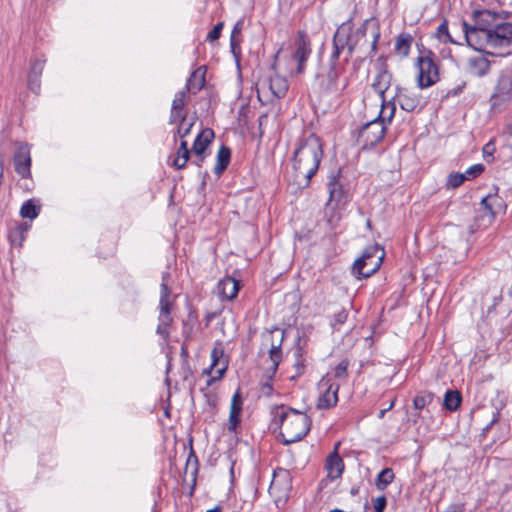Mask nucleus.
<instances>
[{
	"instance_id": "22",
	"label": "nucleus",
	"mask_w": 512,
	"mask_h": 512,
	"mask_svg": "<svg viewBox=\"0 0 512 512\" xmlns=\"http://www.w3.org/2000/svg\"><path fill=\"white\" fill-rule=\"evenodd\" d=\"M174 306V298L171 297V290H162L159 301L158 319H173L171 312Z\"/></svg>"
},
{
	"instance_id": "41",
	"label": "nucleus",
	"mask_w": 512,
	"mask_h": 512,
	"mask_svg": "<svg viewBox=\"0 0 512 512\" xmlns=\"http://www.w3.org/2000/svg\"><path fill=\"white\" fill-rule=\"evenodd\" d=\"M211 365L212 367H217L219 365H222L223 360H228L225 358L224 350L219 347H214L211 351Z\"/></svg>"
},
{
	"instance_id": "60",
	"label": "nucleus",
	"mask_w": 512,
	"mask_h": 512,
	"mask_svg": "<svg viewBox=\"0 0 512 512\" xmlns=\"http://www.w3.org/2000/svg\"><path fill=\"white\" fill-rule=\"evenodd\" d=\"M243 25H244L243 19H240L235 23V25L232 29V32H231L230 39H237V36L240 35V33L243 29Z\"/></svg>"
},
{
	"instance_id": "30",
	"label": "nucleus",
	"mask_w": 512,
	"mask_h": 512,
	"mask_svg": "<svg viewBox=\"0 0 512 512\" xmlns=\"http://www.w3.org/2000/svg\"><path fill=\"white\" fill-rule=\"evenodd\" d=\"M29 227L30 226L27 223H20L14 228L10 229L8 233V239L10 243L12 245L21 246L25 240V233L28 231Z\"/></svg>"
},
{
	"instance_id": "9",
	"label": "nucleus",
	"mask_w": 512,
	"mask_h": 512,
	"mask_svg": "<svg viewBox=\"0 0 512 512\" xmlns=\"http://www.w3.org/2000/svg\"><path fill=\"white\" fill-rule=\"evenodd\" d=\"M13 165L15 172L22 178H31V146L27 142L14 141Z\"/></svg>"
},
{
	"instance_id": "25",
	"label": "nucleus",
	"mask_w": 512,
	"mask_h": 512,
	"mask_svg": "<svg viewBox=\"0 0 512 512\" xmlns=\"http://www.w3.org/2000/svg\"><path fill=\"white\" fill-rule=\"evenodd\" d=\"M191 464L193 465V470L191 472L192 486H191V490H190V495H192L193 492H194V489H195V486H196V481H197V475H198V471H199V460H198V457H197V455L195 454V452L193 450L192 439H190V452H189V455H188V458H187V461H186L184 474H187L188 467Z\"/></svg>"
},
{
	"instance_id": "15",
	"label": "nucleus",
	"mask_w": 512,
	"mask_h": 512,
	"mask_svg": "<svg viewBox=\"0 0 512 512\" xmlns=\"http://www.w3.org/2000/svg\"><path fill=\"white\" fill-rule=\"evenodd\" d=\"M398 102L401 109L407 112H413L416 109H422L425 105V102L422 101V97L420 94H417L407 88H399L397 87L396 94L393 97V101H389L388 103Z\"/></svg>"
},
{
	"instance_id": "13",
	"label": "nucleus",
	"mask_w": 512,
	"mask_h": 512,
	"mask_svg": "<svg viewBox=\"0 0 512 512\" xmlns=\"http://www.w3.org/2000/svg\"><path fill=\"white\" fill-rule=\"evenodd\" d=\"M505 203L501 197L495 194H488L482 197V226H489L493 223L495 216L502 212Z\"/></svg>"
},
{
	"instance_id": "27",
	"label": "nucleus",
	"mask_w": 512,
	"mask_h": 512,
	"mask_svg": "<svg viewBox=\"0 0 512 512\" xmlns=\"http://www.w3.org/2000/svg\"><path fill=\"white\" fill-rule=\"evenodd\" d=\"M346 49L342 45V43L338 40V38L333 35L332 39V52L329 57L327 66H333L335 68H345L344 64L340 63V55L342 52H344Z\"/></svg>"
},
{
	"instance_id": "8",
	"label": "nucleus",
	"mask_w": 512,
	"mask_h": 512,
	"mask_svg": "<svg viewBox=\"0 0 512 512\" xmlns=\"http://www.w3.org/2000/svg\"><path fill=\"white\" fill-rule=\"evenodd\" d=\"M416 66L418 68L417 83L420 89L428 88L439 81L437 57L430 49L419 50Z\"/></svg>"
},
{
	"instance_id": "43",
	"label": "nucleus",
	"mask_w": 512,
	"mask_h": 512,
	"mask_svg": "<svg viewBox=\"0 0 512 512\" xmlns=\"http://www.w3.org/2000/svg\"><path fill=\"white\" fill-rule=\"evenodd\" d=\"M241 422V413L231 412L229 413L228 427L229 432H235Z\"/></svg>"
},
{
	"instance_id": "42",
	"label": "nucleus",
	"mask_w": 512,
	"mask_h": 512,
	"mask_svg": "<svg viewBox=\"0 0 512 512\" xmlns=\"http://www.w3.org/2000/svg\"><path fill=\"white\" fill-rule=\"evenodd\" d=\"M243 399L240 390L238 389L232 396L230 411L231 412H242Z\"/></svg>"
},
{
	"instance_id": "5",
	"label": "nucleus",
	"mask_w": 512,
	"mask_h": 512,
	"mask_svg": "<svg viewBox=\"0 0 512 512\" xmlns=\"http://www.w3.org/2000/svg\"><path fill=\"white\" fill-rule=\"evenodd\" d=\"M396 111L394 103L382 104V109L377 118L364 124L358 134L357 142L362 149H371L375 147L384 137L386 127L385 119L392 120Z\"/></svg>"
},
{
	"instance_id": "52",
	"label": "nucleus",
	"mask_w": 512,
	"mask_h": 512,
	"mask_svg": "<svg viewBox=\"0 0 512 512\" xmlns=\"http://www.w3.org/2000/svg\"><path fill=\"white\" fill-rule=\"evenodd\" d=\"M239 291L240 290H231L230 293H226V290H217V297L222 301H231L237 298Z\"/></svg>"
},
{
	"instance_id": "57",
	"label": "nucleus",
	"mask_w": 512,
	"mask_h": 512,
	"mask_svg": "<svg viewBox=\"0 0 512 512\" xmlns=\"http://www.w3.org/2000/svg\"><path fill=\"white\" fill-rule=\"evenodd\" d=\"M196 75H190L189 78L186 81V84L183 88V90L179 91L178 93H183L184 98H186L188 93L194 94V88H193V78H195Z\"/></svg>"
},
{
	"instance_id": "63",
	"label": "nucleus",
	"mask_w": 512,
	"mask_h": 512,
	"mask_svg": "<svg viewBox=\"0 0 512 512\" xmlns=\"http://www.w3.org/2000/svg\"><path fill=\"white\" fill-rule=\"evenodd\" d=\"M286 300L293 301L294 304H297L301 301V296L299 294V290H293L285 295Z\"/></svg>"
},
{
	"instance_id": "54",
	"label": "nucleus",
	"mask_w": 512,
	"mask_h": 512,
	"mask_svg": "<svg viewBox=\"0 0 512 512\" xmlns=\"http://www.w3.org/2000/svg\"><path fill=\"white\" fill-rule=\"evenodd\" d=\"M177 156H178V158L185 159V161L189 160L190 151L188 149L187 142L185 140H182L180 142V146L177 150Z\"/></svg>"
},
{
	"instance_id": "21",
	"label": "nucleus",
	"mask_w": 512,
	"mask_h": 512,
	"mask_svg": "<svg viewBox=\"0 0 512 512\" xmlns=\"http://www.w3.org/2000/svg\"><path fill=\"white\" fill-rule=\"evenodd\" d=\"M215 137L214 131L210 128L202 130L193 143L192 150L197 156L204 154L207 147L211 144Z\"/></svg>"
},
{
	"instance_id": "46",
	"label": "nucleus",
	"mask_w": 512,
	"mask_h": 512,
	"mask_svg": "<svg viewBox=\"0 0 512 512\" xmlns=\"http://www.w3.org/2000/svg\"><path fill=\"white\" fill-rule=\"evenodd\" d=\"M224 27L223 22H218L213 29L208 33L206 40L209 42H214L218 40L221 36L222 29Z\"/></svg>"
},
{
	"instance_id": "48",
	"label": "nucleus",
	"mask_w": 512,
	"mask_h": 512,
	"mask_svg": "<svg viewBox=\"0 0 512 512\" xmlns=\"http://www.w3.org/2000/svg\"><path fill=\"white\" fill-rule=\"evenodd\" d=\"M45 60L36 59L31 63L29 73L33 76H41L44 69Z\"/></svg>"
},
{
	"instance_id": "62",
	"label": "nucleus",
	"mask_w": 512,
	"mask_h": 512,
	"mask_svg": "<svg viewBox=\"0 0 512 512\" xmlns=\"http://www.w3.org/2000/svg\"><path fill=\"white\" fill-rule=\"evenodd\" d=\"M464 174H466V180H468L470 176L477 177L480 175V163L474 164L468 168Z\"/></svg>"
},
{
	"instance_id": "7",
	"label": "nucleus",
	"mask_w": 512,
	"mask_h": 512,
	"mask_svg": "<svg viewBox=\"0 0 512 512\" xmlns=\"http://www.w3.org/2000/svg\"><path fill=\"white\" fill-rule=\"evenodd\" d=\"M385 257L384 248L379 244L368 246L362 256L358 258L352 267V273L358 278H368L379 270Z\"/></svg>"
},
{
	"instance_id": "12",
	"label": "nucleus",
	"mask_w": 512,
	"mask_h": 512,
	"mask_svg": "<svg viewBox=\"0 0 512 512\" xmlns=\"http://www.w3.org/2000/svg\"><path fill=\"white\" fill-rule=\"evenodd\" d=\"M311 51V43L307 33L303 30L298 31L295 40V51L292 54V59L297 62L296 74L304 72Z\"/></svg>"
},
{
	"instance_id": "23",
	"label": "nucleus",
	"mask_w": 512,
	"mask_h": 512,
	"mask_svg": "<svg viewBox=\"0 0 512 512\" xmlns=\"http://www.w3.org/2000/svg\"><path fill=\"white\" fill-rule=\"evenodd\" d=\"M230 160L231 149L226 145H222L217 153V163L215 165L214 172L217 175H221L224 172V170L227 169Z\"/></svg>"
},
{
	"instance_id": "20",
	"label": "nucleus",
	"mask_w": 512,
	"mask_h": 512,
	"mask_svg": "<svg viewBox=\"0 0 512 512\" xmlns=\"http://www.w3.org/2000/svg\"><path fill=\"white\" fill-rule=\"evenodd\" d=\"M263 84L268 86L273 96L277 98L284 97L289 87L287 80L277 74L264 79Z\"/></svg>"
},
{
	"instance_id": "56",
	"label": "nucleus",
	"mask_w": 512,
	"mask_h": 512,
	"mask_svg": "<svg viewBox=\"0 0 512 512\" xmlns=\"http://www.w3.org/2000/svg\"><path fill=\"white\" fill-rule=\"evenodd\" d=\"M378 73H390L388 71L387 56L381 55L376 60Z\"/></svg>"
},
{
	"instance_id": "32",
	"label": "nucleus",
	"mask_w": 512,
	"mask_h": 512,
	"mask_svg": "<svg viewBox=\"0 0 512 512\" xmlns=\"http://www.w3.org/2000/svg\"><path fill=\"white\" fill-rule=\"evenodd\" d=\"M41 210V205L38 204L34 199L25 201L20 209V215L23 218L35 219Z\"/></svg>"
},
{
	"instance_id": "35",
	"label": "nucleus",
	"mask_w": 512,
	"mask_h": 512,
	"mask_svg": "<svg viewBox=\"0 0 512 512\" xmlns=\"http://www.w3.org/2000/svg\"><path fill=\"white\" fill-rule=\"evenodd\" d=\"M196 75L195 78H193V88H194V94L198 93L201 89L204 88L206 80V67L200 66L196 70H194L190 75Z\"/></svg>"
},
{
	"instance_id": "55",
	"label": "nucleus",
	"mask_w": 512,
	"mask_h": 512,
	"mask_svg": "<svg viewBox=\"0 0 512 512\" xmlns=\"http://www.w3.org/2000/svg\"><path fill=\"white\" fill-rule=\"evenodd\" d=\"M181 370L183 381H187L193 375V370L187 359H184V361H182Z\"/></svg>"
},
{
	"instance_id": "49",
	"label": "nucleus",
	"mask_w": 512,
	"mask_h": 512,
	"mask_svg": "<svg viewBox=\"0 0 512 512\" xmlns=\"http://www.w3.org/2000/svg\"><path fill=\"white\" fill-rule=\"evenodd\" d=\"M186 105V98H184L183 93H176L175 98L172 101V110L183 111Z\"/></svg>"
},
{
	"instance_id": "58",
	"label": "nucleus",
	"mask_w": 512,
	"mask_h": 512,
	"mask_svg": "<svg viewBox=\"0 0 512 512\" xmlns=\"http://www.w3.org/2000/svg\"><path fill=\"white\" fill-rule=\"evenodd\" d=\"M427 405V399L424 395H416L413 399V406L417 410H422Z\"/></svg>"
},
{
	"instance_id": "2",
	"label": "nucleus",
	"mask_w": 512,
	"mask_h": 512,
	"mask_svg": "<svg viewBox=\"0 0 512 512\" xmlns=\"http://www.w3.org/2000/svg\"><path fill=\"white\" fill-rule=\"evenodd\" d=\"M323 158V144L314 133L300 140L293 153L294 181L299 187H308Z\"/></svg>"
},
{
	"instance_id": "37",
	"label": "nucleus",
	"mask_w": 512,
	"mask_h": 512,
	"mask_svg": "<svg viewBox=\"0 0 512 512\" xmlns=\"http://www.w3.org/2000/svg\"><path fill=\"white\" fill-rule=\"evenodd\" d=\"M187 117L183 116L181 117V122L179 123L176 132L174 134V139L176 140V137H180L181 139L185 138L187 135L190 134L191 129L195 123L194 120H191L187 122Z\"/></svg>"
},
{
	"instance_id": "31",
	"label": "nucleus",
	"mask_w": 512,
	"mask_h": 512,
	"mask_svg": "<svg viewBox=\"0 0 512 512\" xmlns=\"http://www.w3.org/2000/svg\"><path fill=\"white\" fill-rule=\"evenodd\" d=\"M395 474L391 468L382 469L375 478V486L378 490L384 491L393 482Z\"/></svg>"
},
{
	"instance_id": "14",
	"label": "nucleus",
	"mask_w": 512,
	"mask_h": 512,
	"mask_svg": "<svg viewBox=\"0 0 512 512\" xmlns=\"http://www.w3.org/2000/svg\"><path fill=\"white\" fill-rule=\"evenodd\" d=\"M512 80L510 76L503 75L499 77L494 92L490 97L491 107L493 110H501V108L510 101L512 95Z\"/></svg>"
},
{
	"instance_id": "59",
	"label": "nucleus",
	"mask_w": 512,
	"mask_h": 512,
	"mask_svg": "<svg viewBox=\"0 0 512 512\" xmlns=\"http://www.w3.org/2000/svg\"><path fill=\"white\" fill-rule=\"evenodd\" d=\"M230 49L236 60L240 57V41L238 39H230Z\"/></svg>"
},
{
	"instance_id": "28",
	"label": "nucleus",
	"mask_w": 512,
	"mask_h": 512,
	"mask_svg": "<svg viewBox=\"0 0 512 512\" xmlns=\"http://www.w3.org/2000/svg\"><path fill=\"white\" fill-rule=\"evenodd\" d=\"M462 402V395L458 390H447L443 398V407L451 412L456 411Z\"/></svg>"
},
{
	"instance_id": "51",
	"label": "nucleus",
	"mask_w": 512,
	"mask_h": 512,
	"mask_svg": "<svg viewBox=\"0 0 512 512\" xmlns=\"http://www.w3.org/2000/svg\"><path fill=\"white\" fill-rule=\"evenodd\" d=\"M387 506V498L385 495L377 497L373 502V508L375 512H384Z\"/></svg>"
},
{
	"instance_id": "10",
	"label": "nucleus",
	"mask_w": 512,
	"mask_h": 512,
	"mask_svg": "<svg viewBox=\"0 0 512 512\" xmlns=\"http://www.w3.org/2000/svg\"><path fill=\"white\" fill-rule=\"evenodd\" d=\"M318 388L322 392L316 404L317 409H330L337 405L340 385L333 382L329 374L320 379Z\"/></svg>"
},
{
	"instance_id": "47",
	"label": "nucleus",
	"mask_w": 512,
	"mask_h": 512,
	"mask_svg": "<svg viewBox=\"0 0 512 512\" xmlns=\"http://www.w3.org/2000/svg\"><path fill=\"white\" fill-rule=\"evenodd\" d=\"M480 57H471L467 62V69L470 73L480 76Z\"/></svg>"
},
{
	"instance_id": "19",
	"label": "nucleus",
	"mask_w": 512,
	"mask_h": 512,
	"mask_svg": "<svg viewBox=\"0 0 512 512\" xmlns=\"http://www.w3.org/2000/svg\"><path fill=\"white\" fill-rule=\"evenodd\" d=\"M463 38L470 48L480 52V26L476 22L474 25L468 24L466 21L462 22Z\"/></svg>"
},
{
	"instance_id": "38",
	"label": "nucleus",
	"mask_w": 512,
	"mask_h": 512,
	"mask_svg": "<svg viewBox=\"0 0 512 512\" xmlns=\"http://www.w3.org/2000/svg\"><path fill=\"white\" fill-rule=\"evenodd\" d=\"M465 180H466V174H462V173H458V172L450 173L448 176V179H447L446 186L448 189H450V188L455 189V188H458L460 185H462Z\"/></svg>"
},
{
	"instance_id": "40",
	"label": "nucleus",
	"mask_w": 512,
	"mask_h": 512,
	"mask_svg": "<svg viewBox=\"0 0 512 512\" xmlns=\"http://www.w3.org/2000/svg\"><path fill=\"white\" fill-rule=\"evenodd\" d=\"M172 322L173 319H159V324L157 326L156 332L163 339L169 338L170 332L168 328L172 324Z\"/></svg>"
},
{
	"instance_id": "17",
	"label": "nucleus",
	"mask_w": 512,
	"mask_h": 512,
	"mask_svg": "<svg viewBox=\"0 0 512 512\" xmlns=\"http://www.w3.org/2000/svg\"><path fill=\"white\" fill-rule=\"evenodd\" d=\"M292 475L289 470L277 467L273 472L270 489L277 490L284 496H289L292 491Z\"/></svg>"
},
{
	"instance_id": "3",
	"label": "nucleus",
	"mask_w": 512,
	"mask_h": 512,
	"mask_svg": "<svg viewBox=\"0 0 512 512\" xmlns=\"http://www.w3.org/2000/svg\"><path fill=\"white\" fill-rule=\"evenodd\" d=\"M281 443L290 445L301 441L310 431L312 420L305 412L288 407L279 415Z\"/></svg>"
},
{
	"instance_id": "64",
	"label": "nucleus",
	"mask_w": 512,
	"mask_h": 512,
	"mask_svg": "<svg viewBox=\"0 0 512 512\" xmlns=\"http://www.w3.org/2000/svg\"><path fill=\"white\" fill-rule=\"evenodd\" d=\"M227 368H228V360H223L221 367L216 370V374H217L216 376L219 380L224 376Z\"/></svg>"
},
{
	"instance_id": "6",
	"label": "nucleus",
	"mask_w": 512,
	"mask_h": 512,
	"mask_svg": "<svg viewBox=\"0 0 512 512\" xmlns=\"http://www.w3.org/2000/svg\"><path fill=\"white\" fill-rule=\"evenodd\" d=\"M345 68L321 65L312 81L313 89L320 96L340 95L348 85V80L341 79Z\"/></svg>"
},
{
	"instance_id": "24",
	"label": "nucleus",
	"mask_w": 512,
	"mask_h": 512,
	"mask_svg": "<svg viewBox=\"0 0 512 512\" xmlns=\"http://www.w3.org/2000/svg\"><path fill=\"white\" fill-rule=\"evenodd\" d=\"M392 80V74L391 73H378L374 79V82L372 84L373 89L380 94L383 100V104L385 103L384 99V93L388 90L390 87Z\"/></svg>"
},
{
	"instance_id": "11",
	"label": "nucleus",
	"mask_w": 512,
	"mask_h": 512,
	"mask_svg": "<svg viewBox=\"0 0 512 512\" xmlns=\"http://www.w3.org/2000/svg\"><path fill=\"white\" fill-rule=\"evenodd\" d=\"M341 169L339 168L336 172H333L328 177L327 189L329 192V198L326 206H331L333 209L344 206L348 200L347 191L344 190L343 184L340 181Z\"/></svg>"
},
{
	"instance_id": "44",
	"label": "nucleus",
	"mask_w": 512,
	"mask_h": 512,
	"mask_svg": "<svg viewBox=\"0 0 512 512\" xmlns=\"http://www.w3.org/2000/svg\"><path fill=\"white\" fill-rule=\"evenodd\" d=\"M495 145L493 140H490L482 147V157L487 161L491 162L494 160Z\"/></svg>"
},
{
	"instance_id": "53",
	"label": "nucleus",
	"mask_w": 512,
	"mask_h": 512,
	"mask_svg": "<svg viewBox=\"0 0 512 512\" xmlns=\"http://www.w3.org/2000/svg\"><path fill=\"white\" fill-rule=\"evenodd\" d=\"M201 391L204 394V397L206 399V403L210 407H214L215 408L217 406V404H218V396H217V394L214 393V392L206 391L205 389H201Z\"/></svg>"
},
{
	"instance_id": "36",
	"label": "nucleus",
	"mask_w": 512,
	"mask_h": 512,
	"mask_svg": "<svg viewBox=\"0 0 512 512\" xmlns=\"http://www.w3.org/2000/svg\"><path fill=\"white\" fill-rule=\"evenodd\" d=\"M276 372L273 371V365L271 367L267 368L264 377L266 378V381L262 383L261 390L263 394L267 397L271 396L273 392V385L272 382L274 380Z\"/></svg>"
},
{
	"instance_id": "45",
	"label": "nucleus",
	"mask_w": 512,
	"mask_h": 512,
	"mask_svg": "<svg viewBox=\"0 0 512 512\" xmlns=\"http://www.w3.org/2000/svg\"><path fill=\"white\" fill-rule=\"evenodd\" d=\"M348 318V311L342 308L339 312L335 313L334 321L331 323V326L334 330L338 329L339 325L344 324Z\"/></svg>"
},
{
	"instance_id": "61",
	"label": "nucleus",
	"mask_w": 512,
	"mask_h": 512,
	"mask_svg": "<svg viewBox=\"0 0 512 512\" xmlns=\"http://www.w3.org/2000/svg\"><path fill=\"white\" fill-rule=\"evenodd\" d=\"M183 116H186V117H187V113H185V112H183V111H179V110H172V109H171L169 123H170V124H173V123H175L176 121H179V123H180V122H181V117H183Z\"/></svg>"
},
{
	"instance_id": "18",
	"label": "nucleus",
	"mask_w": 512,
	"mask_h": 512,
	"mask_svg": "<svg viewBox=\"0 0 512 512\" xmlns=\"http://www.w3.org/2000/svg\"><path fill=\"white\" fill-rule=\"evenodd\" d=\"M340 443L335 445L333 452H331L326 460V469L328 471V477L331 480L339 478L344 471V461L338 453V446Z\"/></svg>"
},
{
	"instance_id": "16",
	"label": "nucleus",
	"mask_w": 512,
	"mask_h": 512,
	"mask_svg": "<svg viewBox=\"0 0 512 512\" xmlns=\"http://www.w3.org/2000/svg\"><path fill=\"white\" fill-rule=\"evenodd\" d=\"M271 337V345L269 348V358L272 361L273 371L277 372L278 367L282 361V343L286 335L285 330H281L277 327L269 331Z\"/></svg>"
},
{
	"instance_id": "33",
	"label": "nucleus",
	"mask_w": 512,
	"mask_h": 512,
	"mask_svg": "<svg viewBox=\"0 0 512 512\" xmlns=\"http://www.w3.org/2000/svg\"><path fill=\"white\" fill-rule=\"evenodd\" d=\"M300 341L301 338L299 337L295 349L296 361L294 363V368L296 369V374L291 377V380L300 377L305 372L306 365L305 359L303 358V348L300 346Z\"/></svg>"
},
{
	"instance_id": "26",
	"label": "nucleus",
	"mask_w": 512,
	"mask_h": 512,
	"mask_svg": "<svg viewBox=\"0 0 512 512\" xmlns=\"http://www.w3.org/2000/svg\"><path fill=\"white\" fill-rule=\"evenodd\" d=\"M245 285L241 277L240 270H234L231 275H228L222 279L218 280L217 288H228L231 287L233 289L242 288Z\"/></svg>"
},
{
	"instance_id": "50",
	"label": "nucleus",
	"mask_w": 512,
	"mask_h": 512,
	"mask_svg": "<svg viewBox=\"0 0 512 512\" xmlns=\"http://www.w3.org/2000/svg\"><path fill=\"white\" fill-rule=\"evenodd\" d=\"M40 77L41 76H33L32 74H28V88L34 92L35 94H38L40 91Z\"/></svg>"
},
{
	"instance_id": "29",
	"label": "nucleus",
	"mask_w": 512,
	"mask_h": 512,
	"mask_svg": "<svg viewBox=\"0 0 512 512\" xmlns=\"http://www.w3.org/2000/svg\"><path fill=\"white\" fill-rule=\"evenodd\" d=\"M413 37L409 33H401L395 41V52L402 57H407L410 52Z\"/></svg>"
},
{
	"instance_id": "4",
	"label": "nucleus",
	"mask_w": 512,
	"mask_h": 512,
	"mask_svg": "<svg viewBox=\"0 0 512 512\" xmlns=\"http://www.w3.org/2000/svg\"><path fill=\"white\" fill-rule=\"evenodd\" d=\"M482 33L487 45L509 46L512 44V23L505 21L502 13L482 9Z\"/></svg>"
},
{
	"instance_id": "34",
	"label": "nucleus",
	"mask_w": 512,
	"mask_h": 512,
	"mask_svg": "<svg viewBox=\"0 0 512 512\" xmlns=\"http://www.w3.org/2000/svg\"><path fill=\"white\" fill-rule=\"evenodd\" d=\"M436 37L440 42L443 43H452V44H458L461 45L462 43L454 40L452 36L449 33L448 30V21L444 19L441 24L438 26L436 31Z\"/></svg>"
},
{
	"instance_id": "1",
	"label": "nucleus",
	"mask_w": 512,
	"mask_h": 512,
	"mask_svg": "<svg viewBox=\"0 0 512 512\" xmlns=\"http://www.w3.org/2000/svg\"><path fill=\"white\" fill-rule=\"evenodd\" d=\"M368 31L371 33L372 41L371 46L366 53V57L372 58L377 53L378 42L381 36L380 26L376 19H365L355 30L352 18L338 26L334 35L346 49V57L344 58V63H348L349 59L352 57L355 51H362L366 48L368 43Z\"/></svg>"
},
{
	"instance_id": "39",
	"label": "nucleus",
	"mask_w": 512,
	"mask_h": 512,
	"mask_svg": "<svg viewBox=\"0 0 512 512\" xmlns=\"http://www.w3.org/2000/svg\"><path fill=\"white\" fill-rule=\"evenodd\" d=\"M350 361L348 358H344L334 369V376L337 379H346L348 377V367Z\"/></svg>"
}]
</instances>
